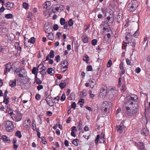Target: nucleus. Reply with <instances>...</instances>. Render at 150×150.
<instances>
[{"mask_svg": "<svg viewBox=\"0 0 150 150\" xmlns=\"http://www.w3.org/2000/svg\"><path fill=\"white\" fill-rule=\"evenodd\" d=\"M132 46L133 47V50H134V48L135 47V45L136 44V41L134 40H132Z\"/></svg>", "mask_w": 150, "mask_h": 150, "instance_id": "obj_49", "label": "nucleus"}, {"mask_svg": "<svg viewBox=\"0 0 150 150\" xmlns=\"http://www.w3.org/2000/svg\"><path fill=\"white\" fill-rule=\"evenodd\" d=\"M100 142L101 143H104L105 142V139L104 137H100L99 138Z\"/></svg>", "mask_w": 150, "mask_h": 150, "instance_id": "obj_37", "label": "nucleus"}, {"mask_svg": "<svg viewBox=\"0 0 150 150\" xmlns=\"http://www.w3.org/2000/svg\"><path fill=\"white\" fill-rule=\"evenodd\" d=\"M59 86L60 88L62 89H63L66 86V83H61L59 84Z\"/></svg>", "mask_w": 150, "mask_h": 150, "instance_id": "obj_30", "label": "nucleus"}, {"mask_svg": "<svg viewBox=\"0 0 150 150\" xmlns=\"http://www.w3.org/2000/svg\"><path fill=\"white\" fill-rule=\"evenodd\" d=\"M26 72V71L25 69H23L22 68H21V70L20 73H22V74H25V73Z\"/></svg>", "mask_w": 150, "mask_h": 150, "instance_id": "obj_61", "label": "nucleus"}, {"mask_svg": "<svg viewBox=\"0 0 150 150\" xmlns=\"http://www.w3.org/2000/svg\"><path fill=\"white\" fill-rule=\"evenodd\" d=\"M45 32L46 33H47L49 34L50 32H51V31L52 30V29L50 28L49 30H48V26L46 25V24L45 25Z\"/></svg>", "mask_w": 150, "mask_h": 150, "instance_id": "obj_24", "label": "nucleus"}, {"mask_svg": "<svg viewBox=\"0 0 150 150\" xmlns=\"http://www.w3.org/2000/svg\"><path fill=\"white\" fill-rule=\"evenodd\" d=\"M35 81L36 82V84L40 85L42 83V81L39 79H37L35 80Z\"/></svg>", "mask_w": 150, "mask_h": 150, "instance_id": "obj_41", "label": "nucleus"}, {"mask_svg": "<svg viewBox=\"0 0 150 150\" xmlns=\"http://www.w3.org/2000/svg\"><path fill=\"white\" fill-rule=\"evenodd\" d=\"M76 103L75 102H73L71 104V108L74 109H75L76 106Z\"/></svg>", "mask_w": 150, "mask_h": 150, "instance_id": "obj_60", "label": "nucleus"}, {"mask_svg": "<svg viewBox=\"0 0 150 150\" xmlns=\"http://www.w3.org/2000/svg\"><path fill=\"white\" fill-rule=\"evenodd\" d=\"M117 132L121 134L123 132V130L125 128V127L123 125V123H121L120 125H118L116 127Z\"/></svg>", "mask_w": 150, "mask_h": 150, "instance_id": "obj_6", "label": "nucleus"}, {"mask_svg": "<svg viewBox=\"0 0 150 150\" xmlns=\"http://www.w3.org/2000/svg\"><path fill=\"white\" fill-rule=\"evenodd\" d=\"M5 127L8 131L10 132L14 128L13 122L10 121H7L6 123Z\"/></svg>", "mask_w": 150, "mask_h": 150, "instance_id": "obj_5", "label": "nucleus"}, {"mask_svg": "<svg viewBox=\"0 0 150 150\" xmlns=\"http://www.w3.org/2000/svg\"><path fill=\"white\" fill-rule=\"evenodd\" d=\"M35 97L36 99L37 100H38L40 99L41 98V96L40 94H36Z\"/></svg>", "mask_w": 150, "mask_h": 150, "instance_id": "obj_53", "label": "nucleus"}, {"mask_svg": "<svg viewBox=\"0 0 150 150\" xmlns=\"http://www.w3.org/2000/svg\"><path fill=\"white\" fill-rule=\"evenodd\" d=\"M8 10H10L13 7V4L12 3L8 2Z\"/></svg>", "mask_w": 150, "mask_h": 150, "instance_id": "obj_34", "label": "nucleus"}, {"mask_svg": "<svg viewBox=\"0 0 150 150\" xmlns=\"http://www.w3.org/2000/svg\"><path fill=\"white\" fill-rule=\"evenodd\" d=\"M58 28L59 27L58 25L56 24H55L53 27V29L55 31L57 30L58 29Z\"/></svg>", "mask_w": 150, "mask_h": 150, "instance_id": "obj_54", "label": "nucleus"}, {"mask_svg": "<svg viewBox=\"0 0 150 150\" xmlns=\"http://www.w3.org/2000/svg\"><path fill=\"white\" fill-rule=\"evenodd\" d=\"M30 43L32 44H34L35 41V39L34 37L31 38L30 40H28Z\"/></svg>", "mask_w": 150, "mask_h": 150, "instance_id": "obj_32", "label": "nucleus"}, {"mask_svg": "<svg viewBox=\"0 0 150 150\" xmlns=\"http://www.w3.org/2000/svg\"><path fill=\"white\" fill-rule=\"evenodd\" d=\"M124 64L123 62H121L120 64L119 67L121 70V72L122 74H124L125 73V70L124 68Z\"/></svg>", "mask_w": 150, "mask_h": 150, "instance_id": "obj_12", "label": "nucleus"}, {"mask_svg": "<svg viewBox=\"0 0 150 150\" xmlns=\"http://www.w3.org/2000/svg\"><path fill=\"white\" fill-rule=\"evenodd\" d=\"M45 100H46L47 103V104L49 105L51 107L53 105H50V103L49 102L51 101L52 102V103H53L54 102L52 101V98L51 97L50 95H49L47 97Z\"/></svg>", "mask_w": 150, "mask_h": 150, "instance_id": "obj_10", "label": "nucleus"}, {"mask_svg": "<svg viewBox=\"0 0 150 150\" xmlns=\"http://www.w3.org/2000/svg\"><path fill=\"white\" fill-rule=\"evenodd\" d=\"M47 36L49 39L52 40L54 38V34L52 32H50L48 34Z\"/></svg>", "mask_w": 150, "mask_h": 150, "instance_id": "obj_19", "label": "nucleus"}, {"mask_svg": "<svg viewBox=\"0 0 150 150\" xmlns=\"http://www.w3.org/2000/svg\"><path fill=\"white\" fill-rule=\"evenodd\" d=\"M51 5V3L50 1H47L44 3L43 4L44 8H47L49 6Z\"/></svg>", "mask_w": 150, "mask_h": 150, "instance_id": "obj_17", "label": "nucleus"}, {"mask_svg": "<svg viewBox=\"0 0 150 150\" xmlns=\"http://www.w3.org/2000/svg\"><path fill=\"white\" fill-rule=\"evenodd\" d=\"M81 38L83 42L84 43H87L88 41V37L84 35H83L81 36Z\"/></svg>", "mask_w": 150, "mask_h": 150, "instance_id": "obj_21", "label": "nucleus"}, {"mask_svg": "<svg viewBox=\"0 0 150 150\" xmlns=\"http://www.w3.org/2000/svg\"><path fill=\"white\" fill-rule=\"evenodd\" d=\"M22 115H23L21 113H18L15 117L16 121L18 122L20 121L22 119Z\"/></svg>", "mask_w": 150, "mask_h": 150, "instance_id": "obj_14", "label": "nucleus"}, {"mask_svg": "<svg viewBox=\"0 0 150 150\" xmlns=\"http://www.w3.org/2000/svg\"><path fill=\"white\" fill-rule=\"evenodd\" d=\"M60 97L59 96H57L55 97L54 99V102L55 103H58V101H59Z\"/></svg>", "mask_w": 150, "mask_h": 150, "instance_id": "obj_33", "label": "nucleus"}, {"mask_svg": "<svg viewBox=\"0 0 150 150\" xmlns=\"http://www.w3.org/2000/svg\"><path fill=\"white\" fill-rule=\"evenodd\" d=\"M107 20L110 23H112L114 21V17L112 15H110L109 16H108L107 17Z\"/></svg>", "mask_w": 150, "mask_h": 150, "instance_id": "obj_18", "label": "nucleus"}, {"mask_svg": "<svg viewBox=\"0 0 150 150\" xmlns=\"http://www.w3.org/2000/svg\"><path fill=\"white\" fill-rule=\"evenodd\" d=\"M61 59V57L59 55H57L55 56V60L57 62H58Z\"/></svg>", "mask_w": 150, "mask_h": 150, "instance_id": "obj_38", "label": "nucleus"}, {"mask_svg": "<svg viewBox=\"0 0 150 150\" xmlns=\"http://www.w3.org/2000/svg\"><path fill=\"white\" fill-rule=\"evenodd\" d=\"M5 68L4 69V74H6L7 72H8L10 71L12 67L11 63L9 62L6 64L5 65Z\"/></svg>", "mask_w": 150, "mask_h": 150, "instance_id": "obj_7", "label": "nucleus"}, {"mask_svg": "<svg viewBox=\"0 0 150 150\" xmlns=\"http://www.w3.org/2000/svg\"><path fill=\"white\" fill-rule=\"evenodd\" d=\"M142 135L144 136H148L149 134V131L146 128H142L140 131Z\"/></svg>", "mask_w": 150, "mask_h": 150, "instance_id": "obj_9", "label": "nucleus"}, {"mask_svg": "<svg viewBox=\"0 0 150 150\" xmlns=\"http://www.w3.org/2000/svg\"><path fill=\"white\" fill-rule=\"evenodd\" d=\"M15 135L19 138H21L22 137L21 132L19 131H17L15 133Z\"/></svg>", "mask_w": 150, "mask_h": 150, "instance_id": "obj_25", "label": "nucleus"}, {"mask_svg": "<svg viewBox=\"0 0 150 150\" xmlns=\"http://www.w3.org/2000/svg\"><path fill=\"white\" fill-rule=\"evenodd\" d=\"M127 89L126 86L125 85H123L122 86V91L124 92L126 91Z\"/></svg>", "mask_w": 150, "mask_h": 150, "instance_id": "obj_47", "label": "nucleus"}, {"mask_svg": "<svg viewBox=\"0 0 150 150\" xmlns=\"http://www.w3.org/2000/svg\"><path fill=\"white\" fill-rule=\"evenodd\" d=\"M67 22H66V23L64 24V29H68L69 30V28H68V25Z\"/></svg>", "mask_w": 150, "mask_h": 150, "instance_id": "obj_58", "label": "nucleus"}, {"mask_svg": "<svg viewBox=\"0 0 150 150\" xmlns=\"http://www.w3.org/2000/svg\"><path fill=\"white\" fill-rule=\"evenodd\" d=\"M19 145L18 144H13V149L14 150H16L18 147Z\"/></svg>", "mask_w": 150, "mask_h": 150, "instance_id": "obj_64", "label": "nucleus"}, {"mask_svg": "<svg viewBox=\"0 0 150 150\" xmlns=\"http://www.w3.org/2000/svg\"><path fill=\"white\" fill-rule=\"evenodd\" d=\"M13 17V15L12 14L9 13L5 15V17L7 19L11 18Z\"/></svg>", "mask_w": 150, "mask_h": 150, "instance_id": "obj_29", "label": "nucleus"}, {"mask_svg": "<svg viewBox=\"0 0 150 150\" xmlns=\"http://www.w3.org/2000/svg\"><path fill=\"white\" fill-rule=\"evenodd\" d=\"M66 99L65 95L64 93H63L62 94V96L61 98V100L62 101H64Z\"/></svg>", "mask_w": 150, "mask_h": 150, "instance_id": "obj_44", "label": "nucleus"}, {"mask_svg": "<svg viewBox=\"0 0 150 150\" xmlns=\"http://www.w3.org/2000/svg\"><path fill=\"white\" fill-rule=\"evenodd\" d=\"M29 5L26 2L23 3V7L26 9H28L29 8Z\"/></svg>", "mask_w": 150, "mask_h": 150, "instance_id": "obj_28", "label": "nucleus"}, {"mask_svg": "<svg viewBox=\"0 0 150 150\" xmlns=\"http://www.w3.org/2000/svg\"><path fill=\"white\" fill-rule=\"evenodd\" d=\"M64 8L63 6L59 4L52 5L51 7L52 12L54 13L61 12L64 9Z\"/></svg>", "mask_w": 150, "mask_h": 150, "instance_id": "obj_3", "label": "nucleus"}, {"mask_svg": "<svg viewBox=\"0 0 150 150\" xmlns=\"http://www.w3.org/2000/svg\"><path fill=\"white\" fill-rule=\"evenodd\" d=\"M49 56L50 58H53L54 57V52L53 50H52L50 51L49 53Z\"/></svg>", "mask_w": 150, "mask_h": 150, "instance_id": "obj_27", "label": "nucleus"}, {"mask_svg": "<svg viewBox=\"0 0 150 150\" xmlns=\"http://www.w3.org/2000/svg\"><path fill=\"white\" fill-rule=\"evenodd\" d=\"M112 64V62L111 60H109L107 64V67H110Z\"/></svg>", "mask_w": 150, "mask_h": 150, "instance_id": "obj_46", "label": "nucleus"}, {"mask_svg": "<svg viewBox=\"0 0 150 150\" xmlns=\"http://www.w3.org/2000/svg\"><path fill=\"white\" fill-rule=\"evenodd\" d=\"M60 23L61 25H64L66 23L65 20L63 18H61L60 20Z\"/></svg>", "mask_w": 150, "mask_h": 150, "instance_id": "obj_26", "label": "nucleus"}, {"mask_svg": "<svg viewBox=\"0 0 150 150\" xmlns=\"http://www.w3.org/2000/svg\"><path fill=\"white\" fill-rule=\"evenodd\" d=\"M92 68L91 65H88L87 66L86 68V70L88 71H92Z\"/></svg>", "mask_w": 150, "mask_h": 150, "instance_id": "obj_50", "label": "nucleus"}, {"mask_svg": "<svg viewBox=\"0 0 150 150\" xmlns=\"http://www.w3.org/2000/svg\"><path fill=\"white\" fill-rule=\"evenodd\" d=\"M100 138V135L98 134L95 140V143L96 144H97L99 141V139Z\"/></svg>", "mask_w": 150, "mask_h": 150, "instance_id": "obj_45", "label": "nucleus"}, {"mask_svg": "<svg viewBox=\"0 0 150 150\" xmlns=\"http://www.w3.org/2000/svg\"><path fill=\"white\" fill-rule=\"evenodd\" d=\"M68 65H65L62 67V69H63L62 72H64L67 69Z\"/></svg>", "mask_w": 150, "mask_h": 150, "instance_id": "obj_48", "label": "nucleus"}, {"mask_svg": "<svg viewBox=\"0 0 150 150\" xmlns=\"http://www.w3.org/2000/svg\"><path fill=\"white\" fill-rule=\"evenodd\" d=\"M30 42H29L28 41H24V44L25 46L26 47H28L30 46Z\"/></svg>", "mask_w": 150, "mask_h": 150, "instance_id": "obj_42", "label": "nucleus"}, {"mask_svg": "<svg viewBox=\"0 0 150 150\" xmlns=\"http://www.w3.org/2000/svg\"><path fill=\"white\" fill-rule=\"evenodd\" d=\"M16 84V79H13L10 80L9 82V85L11 88L15 87Z\"/></svg>", "mask_w": 150, "mask_h": 150, "instance_id": "obj_15", "label": "nucleus"}, {"mask_svg": "<svg viewBox=\"0 0 150 150\" xmlns=\"http://www.w3.org/2000/svg\"><path fill=\"white\" fill-rule=\"evenodd\" d=\"M137 147L138 149L141 150L143 149L145 147V145L144 143L142 142H138L136 144Z\"/></svg>", "mask_w": 150, "mask_h": 150, "instance_id": "obj_11", "label": "nucleus"}, {"mask_svg": "<svg viewBox=\"0 0 150 150\" xmlns=\"http://www.w3.org/2000/svg\"><path fill=\"white\" fill-rule=\"evenodd\" d=\"M123 106L128 116H132L138 111L139 101H137L138 97L135 94H131Z\"/></svg>", "mask_w": 150, "mask_h": 150, "instance_id": "obj_1", "label": "nucleus"}, {"mask_svg": "<svg viewBox=\"0 0 150 150\" xmlns=\"http://www.w3.org/2000/svg\"><path fill=\"white\" fill-rule=\"evenodd\" d=\"M53 70L52 68L50 67L49 68L47 69V72L48 74H50L51 75H53L54 73H54L52 72Z\"/></svg>", "mask_w": 150, "mask_h": 150, "instance_id": "obj_23", "label": "nucleus"}, {"mask_svg": "<svg viewBox=\"0 0 150 150\" xmlns=\"http://www.w3.org/2000/svg\"><path fill=\"white\" fill-rule=\"evenodd\" d=\"M83 60L86 62H87L89 60L88 56H86L83 58Z\"/></svg>", "mask_w": 150, "mask_h": 150, "instance_id": "obj_62", "label": "nucleus"}, {"mask_svg": "<svg viewBox=\"0 0 150 150\" xmlns=\"http://www.w3.org/2000/svg\"><path fill=\"white\" fill-rule=\"evenodd\" d=\"M43 86L42 85H39L37 87V89L39 91L41 89H42L43 88Z\"/></svg>", "mask_w": 150, "mask_h": 150, "instance_id": "obj_57", "label": "nucleus"}, {"mask_svg": "<svg viewBox=\"0 0 150 150\" xmlns=\"http://www.w3.org/2000/svg\"><path fill=\"white\" fill-rule=\"evenodd\" d=\"M9 99V97H8L7 98H4V100H3V102L4 103H5L6 104H7L9 102V101L8 100Z\"/></svg>", "mask_w": 150, "mask_h": 150, "instance_id": "obj_40", "label": "nucleus"}, {"mask_svg": "<svg viewBox=\"0 0 150 150\" xmlns=\"http://www.w3.org/2000/svg\"><path fill=\"white\" fill-rule=\"evenodd\" d=\"M107 88L106 86H104L100 89L99 96L101 98H105L107 95Z\"/></svg>", "mask_w": 150, "mask_h": 150, "instance_id": "obj_4", "label": "nucleus"}, {"mask_svg": "<svg viewBox=\"0 0 150 150\" xmlns=\"http://www.w3.org/2000/svg\"><path fill=\"white\" fill-rule=\"evenodd\" d=\"M139 31V30L138 29L135 32V33L133 34V35L135 37H137L139 33L138 31Z\"/></svg>", "mask_w": 150, "mask_h": 150, "instance_id": "obj_59", "label": "nucleus"}, {"mask_svg": "<svg viewBox=\"0 0 150 150\" xmlns=\"http://www.w3.org/2000/svg\"><path fill=\"white\" fill-rule=\"evenodd\" d=\"M110 91L114 96H116L117 95L118 93V91L116 90L115 87H113L111 88L110 90Z\"/></svg>", "mask_w": 150, "mask_h": 150, "instance_id": "obj_13", "label": "nucleus"}, {"mask_svg": "<svg viewBox=\"0 0 150 150\" xmlns=\"http://www.w3.org/2000/svg\"><path fill=\"white\" fill-rule=\"evenodd\" d=\"M84 100L83 99H80L79 102L78 103L79 104L81 105H83L84 103Z\"/></svg>", "mask_w": 150, "mask_h": 150, "instance_id": "obj_43", "label": "nucleus"}, {"mask_svg": "<svg viewBox=\"0 0 150 150\" xmlns=\"http://www.w3.org/2000/svg\"><path fill=\"white\" fill-rule=\"evenodd\" d=\"M1 138L5 142L7 143H9L10 142V139L6 135H3L1 137Z\"/></svg>", "mask_w": 150, "mask_h": 150, "instance_id": "obj_16", "label": "nucleus"}, {"mask_svg": "<svg viewBox=\"0 0 150 150\" xmlns=\"http://www.w3.org/2000/svg\"><path fill=\"white\" fill-rule=\"evenodd\" d=\"M41 138L42 139V143L44 144H46L47 143L46 140L45 139V137H41Z\"/></svg>", "mask_w": 150, "mask_h": 150, "instance_id": "obj_35", "label": "nucleus"}, {"mask_svg": "<svg viewBox=\"0 0 150 150\" xmlns=\"http://www.w3.org/2000/svg\"><path fill=\"white\" fill-rule=\"evenodd\" d=\"M37 69L36 67H33L32 70V73L34 74H37Z\"/></svg>", "mask_w": 150, "mask_h": 150, "instance_id": "obj_39", "label": "nucleus"}, {"mask_svg": "<svg viewBox=\"0 0 150 150\" xmlns=\"http://www.w3.org/2000/svg\"><path fill=\"white\" fill-rule=\"evenodd\" d=\"M132 35V34H131L130 33H126L125 39L127 42L129 41L128 40L131 38Z\"/></svg>", "mask_w": 150, "mask_h": 150, "instance_id": "obj_20", "label": "nucleus"}, {"mask_svg": "<svg viewBox=\"0 0 150 150\" xmlns=\"http://www.w3.org/2000/svg\"><path fill=\"white\" fill-rule=\"evenodd\" d=\"M112 103H108L107 101L104 102L103 103V108H104V110L105 112L108 111V108L110 107V105H111Z\"/></svg>", "mask_w": 150, "mask_h": 150, "instance_id": "obj_8", "label": "nucleus"}, {"mask_svg": "<svg viewBox=\"0 0 150 150\" xmlns=\"http://www.w3.org/2000/svg\"><path fill=\"white\" fill-rule=\"evenodd\" d=\"M68 25L69 26H72L74 24L73 21L72 19H70L69 21L68 22Z\"/></svg>", "mask_w": 150, "mask_h": 150, "instance_id": "obj_31", "label": "nucleus"}, {"mask_svg": "<svg viewBox=\"0 0 150 150\" xmlns=\"http://www.w3.org/2000/svg\"><path fill=\"white\" fill-rule=\"evenodd\" d=\"M129 43V41L127 42H124L122 45V48L123 49H125L127 46V44Z\"/></svg>", "mask_w": 150, "mask_h": 150, "instance_id": "obj_52", "label": "nucleus"}, {"mask_svg": "<svg viewBox=\"0 0 150 150\" xmlns=\"http://www.w3.org/2000/svg\"><path fill=\"white\" fill-rule=\"evenodd\" d=\"M72 144L76 146H77L79 144V140L78 139H75L73 140Z\"/></svg>", "mask_w": 150, "mask_h": 150, "instance_id": "obj_22", "label": "nucleus"}, {"mask_svg": "<svg viewBox=\"0 0 150 150\" xmlns=\"http://www.w3.org/2000/svg\"><path fill=\"white\" fill-rule=\"evenodd\" d=\"M21 68H16V69L15 70L14 72H16V74H17L18 73H20L21 70Z\"/></svg>", "mask_w": 150, "mask_h": 150, "instance_id": "obj_56", "label": "nucleus"}, {"mask_svg": "<svg viewBox=\"0 0 150 150\" xmlns=\"http://www.w3.org/2000/svg\"><path fill=\"white\" fill-rule=\"evenodd\" d=\"M97 40L96 39H94L92 41V44L93 45H95L97 43Z\"/></svg>", "mask_w": 150, "mask_h": 150, "instance_id": "obj_51", "label": "nucleus"}, {"mask_svg": "<svg viewBox=\"0 0 150 150\" xmlns=\"http://www.w3.org/2000/svg\"><path fill=\"white\" fill-rule=\"evenodd\" d=\"M63 64L64 65L66 64L65 65H68V63L67 61H62L61 63V64Z\"/></svg>", "mask_w": 150, "mask_h": 150, "instance_id": "obj_55", "label": "nucleus"}, {"mask_svg": "<svg viewBox=\"0 0 150 150\" xmlns=\"http://www.w3.org/2000/svg\"><path fill=\"white\" fill-rule=\"evenodd\" d=\"M64 144L66 146H69V142L67 140H65L64 142Z\"/></svg>", "mask_w": 150, "mask_h": 150, "instance_id": "obj_63", "label": "nucleus"}, {"mask_svg": "<svg viewBox=\"0 0 150 150\" xmlns=\"http://www.w3.org/2000/svg\"><path fill=\"white\" fill-rule=\"evenodd\" d=\"M95 80L94 79H92L90 80V82H91L90 87L91 88L94 87V82Z\"/></svg>", "mask_w": 150, "mask_h": 150, "instance_id": "obj_36", "label": "nucleus"}, {"mask_svg": "<svg viewBox=\"0 0 150 150\" xmlns=\"http://www.w3.org/2000/svg\"><path fill=\"white\" fill-rule=\"evenodd\" d=\"M138 6V4L136 0H132L128 5V10L130 11H134L136 9Z\"/></svg>", "mask_w": 150, "mask_h": 150, "instance_id": "obj_2", "label": "nucleus"}]
</instances>
